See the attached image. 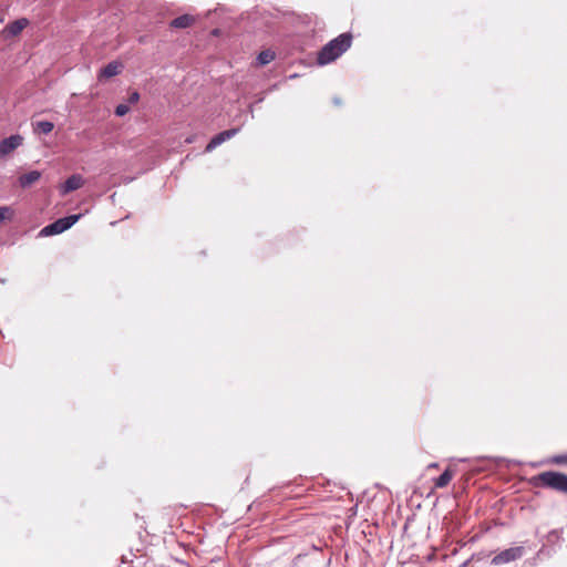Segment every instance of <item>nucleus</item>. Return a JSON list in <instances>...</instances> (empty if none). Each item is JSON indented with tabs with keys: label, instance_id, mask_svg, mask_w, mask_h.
<instances>
[{
	"label": "nucleus",
	"instance_id": "5",
	"mask_svg": "<svg viewBox=\"0 0 567 567\" xmlns=\"http://www.w3.org/2000/svg\"><path fill=\"white\" fill-rule=\"evenodd\" d=\"M23 137L20 134H13L0 141V155L4 156L22 145Z\"/></svg>",
	"mask_w": 567,
	"mask_h": 567
},
{
	"label": "nucleus",
	"instance_id": "13",
	"mask_svg": "<svg viewBox=\"0 0 567 567\" xmlns=\"http://www.w3.org/2000/svg\"><path fill=\"white\" fill-rule=\"evenodd\" d=\"M53 127V123L49 121H38L34 123V131L45 135L51 133Z\"/></svg>",
	"mask_w": 567,
	"mask_h": 567
},
{
	"label": "nucleus",
	"instance_id": "8",
	"mask_svg": "<svg viewBox=\"0 0 567 567\" xmlns=\"http://www.w3.org/2000/svg\"><path fill=\"white\" fill-rule=\"evenodd\" d=\"M83 184H84V181H83L82 176L79 174H73L61 186V194L65 195L70 192L76 190V189L81 188L83 186Z\"/></svg>",
	"mask_w": 567,
	"mask_h": 567
},
{
	"label": "nucleus",
	"instance_id": "4",
	"mask_svg": "<svg viewBox=\"0 0 567 567\" xmlns=\"http://www.w3.org/2000/svg\"><path fill=\"white\" fill-rule=\"evenodd\" d=\"M525 548L523 546H515L506 548L498 554H496L492 560L491 564L495 566L509 564L513 561H516L520 559L525 555Z\"/></svg>",
	"mask_w": 567,
	"mask_h": 567
},
{
	"label": "nucleus",
	"instance_id": "10",
	"mask_svg": "<svg viewBox=\"0 0 567 567\" xmlns=\"http://www.w3.org/2000/svg\"><path fill=\"white\" fill-rule=\"evenodd\" d=\"M28 19L21 18L8 24L6 30L10 35L14 37L18 35L28 25Z\"/></svg>",
	"mask_w": 567,
	"mask_h": 567
},
{
	"label": "nucleus",
	"instance_id": "9",
	"mask_svg": "<svg viewBox=\"0 0 567 567\" xmlns=\"http://www.w3.org/2000/svg\"><path fill=\"white\" fill-rule=\"evenodd\" d=\"M40 177L41 173L39 171H31L19 177V184L22 188H27L31 186L33 183L38 182Z\"/></svg>",
	"mask_w": 567,
	"mask_h": 567
},
{
	"label": "nucleus",
	"instance_id": "15",
	"mask_svg": "<svg viewBox=\"0 0 567 567\" xmlns=\"http://www.w3.org/2000/svg\"><path fill=\"white\" fill-rule=\"evenodd\" d=\"M12 216V209L8 206L0 207V223Z\"/></svg>",
	"mask_w": 567,
	"mask_h": 567
},
{
	"label": "nucleus",
	"instance_id": "11",
	"mask_svg": "<svg viewBox=\"0 0 567 567\" xmlns=\"http://www.w3.org/2000/svg\"><path fill=\"white\" fill-rule=\"evenodd\" d=\"M193 22H194V17H192L189 14H183V16L175 18L171 22V27L175 28V29H185V28L189 27Z\"/></svg>",
	"mask_w": 567,
	"mask_h": 567
},
{
	"label": "nucleus",
	"instance_id": "16",
	"mask_svg": "<svg viewBox=\"0 0 567 567\" xmlns=\"http://www.w3.org/2000/svg\"><path fill=\"white\" fill-rule=\"evenodd\" d=\"M130 112V107L126 104H118L115 109L116 116H124Z\"/></svg>",
	"mask_w": 567,
	"mask_h": 567
},
{
	"label": "nucleus",
	"instance_id": "14",
	"mask_svg": "<svg viewBox=\"0 0 567 567\" xmlns=\"http://www.w3.org/2000/svg\"><path fill=\"white\" fill-rule=\"evenodd\" d=\"M275 59V53L270 50L261 51L257 55V62L259 65H266L270 63Z\"/></svg>",
	"mask_w": 567,
	"mask_h": 567
},
{
	"label": "nucleus",
	"instance_id": "7",
	"mask_svg": "<svg viewBox=\"0 0 567 567\" xmlns=\"http://www.w3.org/2000/svg\"><path fill=\"white\" fill-rule=\"evenodd\" d=\"M123 64L120 61H112L102 68L99 72L97 79H111L121 73Z\"/></svg>",
	"mask_w": 567,
	"mask_h": 567
},
{
	"label": "nucleus",
	"instance_id": "6",
	"mask_svg": "<svg viewBox=\"0 0 567 567\" xmlns=\"http://www.w3.org/2000/svg\"><path fill=\"white\" fill-rule=\"evenodd\" d=\"M238 131H239L238 128H230V130H226V131L218 133L206 145L205 152H212L213 150H215L217 146H219L224 142L234 137L238 133Z\"/></svg>",
	"mask_w": 567,
	"mask_h": 567
},
{
	"label": "nucleus",
	"instance_id": "17",
	"mask_svg": "<svg viewBox=\"0 0 567 567\" xmlns=\"http://www.w3.org/2000/svg\"><path fill=\"white\" fill-rule=\"evenodd\" d=\"M553 463L555 464H566L567 465V454L556 455L553 457Z\"/></svg>",
	"mask_w": 567,
	"mask_h": 567
},
{
	"label": "nucleus",
	"instance_id": "2",
	"mask_svg": "<svg viewBox=\"0 0 567 567\" xmlns=\"http://www.w3.org/2000/svg\"><path fill=\"white\" fill-rule=\"evenodd\" d=\"M534 485H542L567 494V475L560 472L547 471L532 478Z\"/></svg>",
	"mask_w": 567,
	"mask_h": 567
},
{
	"label": "nucleus",
	"instance_id": "1",
	"mask_svg": "<svg viewBox=\"0 0 567 567\" xmlns=\"http://www.w3.org/2000/svg\"><path fill=\"white\" fill-rule=\"evenodd\" d=\"M351 42L352 35L350 33H342L332 39L319 51L317 58L318 64L326 65L333 62L351 47Z\"/></svg>",
	"mask_w": 567,
	"mask_h": 567
},
{
	"label": "nucleus",
	"instance_id": "3",
	"mask_svg": "<svg viewBox=\"0 0 567 567\" xmlns=\"http://www.w3.org/2000/svg\"><path fill=\"white\" fill-rule=\"evenodd\" d=\"M80 217H81V215L79 214V215H69V216L59 218L55 221L43 227L40 230L39 236L49 237V236L62 234L63 231L71 228L80 219Z\"/></svg>",
	"mask_w": 567,
	"mask_h": 567
},
{
	"label": "nucleus",
	"instance_id": "18",
	"mask_svg": "<svg viewBox=\"0 0 567 567\" xmlns=\"http://www.w3.org/2000/svg\"><path fill=\"white\" fill-rule=\"evenodd\" d=\"M140 100V94L138 92L134 91L131 93L130 97H128V102L134 104V103H137Z\"/></svg>",
	"mask_w": 567,
	"mask_h": 567
},
{
	"label": "nucleus",
	"instance_id": "12",
	"mask_svg": "<svg viewBox=\"0 0 567 567\" xmlns=\"http://www.w3.org/2000/svg\"><path fill=\"white\" fill-rule=\"evenodd\" d=\"M453 478V472L446 468L437 478L434 481V485L437 488L445 487Z\"/></svg>",
	"mask_w": 567,
	"mask_h": 567
},
{
	"label": "nucleus",
	"instance_id": "19",
	"mask_svg": "<svg viewBox=\"0 0 567 567\" xmlns=\"http://www.w3.org/2000/svg\"><path fill=\"white\" fill-rule=\"evenodd\" d=\"M334 103L336 104H340V100L339 99H334Z\"/></svg>",
	"mask_w": 567,
	"mask_h": 567
}]
</instances>
